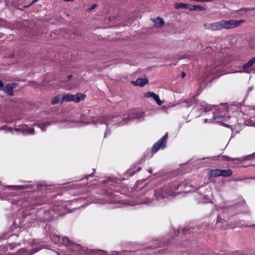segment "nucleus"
I'll return each mask as SVG.
<instances>
[{
    "mask_svg": "<svg viewBox=\"0 0 255 255\" xmlns=\"http://www.w3.org/2000/svg\"><path fill=\"white\" fill-rule=\"evenodd\" d=\"M182 186L178 182H173L163 186L153 191L149 189L147 186H143L136 192L135 203L131 205L138 204H150L154 200L164 201L170 197L179 194L176 191Z\"/></svg>",
    "mask_w": 255,
    "mask_h": 255,
    "instance_id": "obj_1",
    "label": "nucleus"
},
{
    "mask_svg": "<svg viewBox=\"0 0 255 255\" xmlns=\"http://www.w3.org/2000/svg\"><path fill=\"white\" fill-rule=\"evenodd\" d=\"M121 118L119 117L118 116H114L113 117L110 116H100L93 118L91 122L88 123H93L94 124H100L106 125V130L105 133V136L106 134L110 132L109 128L111 126H117V122H119Z\"/></svg>",
    "mask_w": 255,
    "mask_h": 255,
    "instance_id": "obj_2",
    "label": "nucleus"
},
{
    "mask_svg": "<svg viewBox=\"0 0 255 255\" xmlns=\"http://www.w3.org/2000/svg\"><path fill=\"white\" fill-rule=\"evenodd\" d=\"M215 107H216L215 108H214V110H215L216 113L213 112L214 115L212 118L211 119H205V123L207 122H211L214 121L217 123L223 124V122L227 121L230 118L228 115H226V114H223L224 111H226V107L223 108H220L217 105H215Z\"/></svg>",
    "mask_w": 255,
    "mask_h": 255,
    "instance_id": "obj_3",
    "label": "nucleus"
},
{
    "mask_svg": "<svg viewBox=\"0 0 255 255\" xmlns=\"http://www.w3.org/2000/svg\"><path fill=\"white\" fill-rule=\"evenodd\" d=\"M186 103L188 106L195 103V108L200 111H203L202 113H207L210 111H213L214 108L216 107L215 105H208L204 101L198 100L196 101L195 98L187 100Z\"/></svg>",
    "mask_w": 255,
    "mask_h": 255,
    "instance_id": "obj_4",
    "label": "nucleus"
},
{
    "mask_svg": "<svg viewBox=\"0 0 255 255\" xmlns=\"http://www.w3.org/2000/svg\"><path fill=\"white\" fill-rule=\"evenodd\" d=\"M143 112L140 110L133 109L132 110L127 117H122L120 119L119 122H117V126L123 125L128 122V119H138L142 118L143 116ZM120 117V116H118Z\"/></svg>",
    "mask_w": 255,
    "mask_h": 255,
    "instance_id": "obj_5",
    "label": "nucleus"
},
{
    "mask_svg": "<svg viewBox=\"0 0 255 255\" xmlns=\"http://www.w3.org/2000/svg\"><path fill=\"white\" fill-rule=\"evenodd\" d=\"M63 96V102H70L73 101L75 103L79 102L81 100H84L86 96L81 93H77L76 95H72L70 94H64Z\"/></svg>",
    "mask_w": 255,
    "mask_h": 255,
    "instance_id": "obj_6",
    "label": "nucleus"
},
{
    "mask_svg": "<svg viewBox=\"0 0 255 255\" xmlns=\"http://www.w3.org/2000/svg\"><path fill=\"white\" fill-rule=\"evenodd\" d=\"M81 255L93 254L94 255H121V252L113 251L110 253H107L103 250L89 251L88 249L84 250L83 248V252H81Z\"/></svg>",
    "mask_w": 255,
    "mask_h": 255,
    "instance_id": "obj_7",
    "label": "nucleus"
},
{
    "mask_svg": "<svg viewBox=\"0 0 255 255\" xmlns=\"http://www.w3.org/2000/svg\"><path fill=\"white\" fill-rule=\"evenodd\" d=\"M245 22V20L243 19H241L239 20H236L235 19H231L229 20H222L223 28L226 29L234 28L240 26L241 24Z\"/></svg>",
    "mask_w": 255,
    "mask_h": 255,
    "instance_id": "obj_8",
    "label": "nucleus"
},
{
    "mask_svg": "<svg viewBox=\"0 0 255 255\" xmlns=\"http://www.w3.org/2000/svg\"><path fill=\"white\" fill-rule=\"evenodd\" d=\"M167 138L168 133L166 132L162 138L153 145L152 148L153 154L156 153L159 149H164L166 147Z\"/></svg>",
    "mask_w": 255,
    "mask_h": 255,
    "instance_id": "obj_9",
    "label": "nucleus"
},
{
    "mask_svg": "<svg viewBox=\"0 0 255 255\" xmlns=\"http://www.w3.org/2000/svg\"><path fill=\"white\" fill-rule=\"evenodd\" d=\"M205 26L207 29L212 31L220 30L224 29L222 20L206 24Z\"/></svg>",
    "mask_w": 255,
    "mask_h": 255,
    "instance_id": "obj_10",
    "label": "nucleus"
},
{
    "mask_svg": "<svg viewBox=\"0 0 255 255\" xmlns=\"http://www.w3.org/2000/svg\"><path fill=\"white\" fill-rule=\"evenodd\" d=\"M144 97L146 98H152L159 106H161L163 103V102L160 100L158 95L152 92H147L144 94Z\"/></svg>",
    "mask_w": 255,
    "mask_h": 255,
    "instance_id": "obj_11",
    "label": "nucleus"
},
{
    "mask_svg": "<svg viewBox=\"0 0 255 255\" xmlns=\"http://www.w3.org/2000/svg\"><path fill=\"white\" fill-rule=\"evenodd\" d=\"M17 84L15 83H11L5 85L4 89L2 88L8 95L12 97L13 96V89L16 87Z\"/></svg>",
    "mask_w": 255,
    "mask_h": 255,
    "instance_id": "obj_12",
    "label": "nucleus"
},
{
    "mask_svg": "<svg viewBox=\"0 0 255 255\" xmlns=\"http://www.w3.org/2000/svg\"><path fill=\"white\" fill-rule=\"evenodd\" d=\"M40 249H32V251H29L28 248H23L19 250L17 252L18 255H32L37 252Z\"/></svg>",
    "mask_w": 255,
    "mask_h": 255,
    "instance_id": "obj_13",
    "label": "nucleus"
},
{
    "mask_svg": "<svg viewBox=\"0 0 255 255\" xmlns=\"http://www.w3.org/2000/svg\"><path fill=\"white\" fill-rule=\"evenodd\" d=\"M34 186L33 185H8L7 186V188L11 190H24V189H32V187Z\"/></svg>",
    "mask_w": 255,
    "mask_h": 255,
    "instance_id": "obj_14",
    "label": "nucleus"
},
{
    "mask_svg": "<svg viewBox=\"0 0 255 255\" xmlns=\"http://www.w3.org/2000/svg\"><path fill=\"white\" fill-rule=\"evenodd\" d=\"M216 226L217 228L225 230L227 228V223L225 220L220 218L219 217H218Z\"/></svg>",
    "mask_w": 255,
    "mask_h": 255,
    "instance_id": "obj_15",
    "label": "nucleus"
},
{
    "mask_svg": "<svg viewBox=\"0 0 255 255\" xmlns=\"http://www.w3.org/2000/svg\"><path fill=\"white\" fill-rule=\"evenodd\" d=\"M220 70V68L218 66V65L217 66V67L215 68V66L210 67H208L206 70L207 74V76H209L210 75H212L213 76H215L218 74V71Z\"/></svg>",
    "mask_w": 255,
    "mask_h": 255,
    "instance_id": "obj_16",
    "label": "nucleus"
},
{
    "mask_svg": "<svg viewBox=\"0 0 255 255\" xmlns=\"http://www.w3.org/2000/svg\"><path fill=\"white\" fill-rule=\"evenodd\" d=\"M148 81V79L146 78H138L135 81L132 82V83L134 85L142 87L147 84Z\"/></svg>",
    "mask_w": 255,
    "mask_h": 255,
    "instance_id": "obj_17",
    "label": "nucleus"
},
{
    "mask_svg": "<svg viewBox=\"0 0 255 255\" xmlns=\"http://www.w3.org/2000/svg\"><path fill=\"white\" fill-rule=\"evenodd\" d=\"M151 20L154 23L155 26L157 28L161 27L164 24V21L161 17H157L155 19L152 18Z\"/></svg>",
    "mask_w": 255,
    "mask_h": 255,
    "instance_id": "obj_18",
    "label": "nucleus"
},
{
    "mask_svg": "<svg viewBox=\"0 0 255 255\" xmlns=\"http://www.w3.org/2000/svg\"><path fill=\"white\" fill-rule=\"evenodd\" d=\"M63 96L61 95H58L53 98L51 100V103L52 105H55L59 103L63 102L62 100Z\"/></svg>",
    "mask_w": 255,
    "mask_h": 255,
    "instance_id": "obj_19",
    "label": "nucleus"
},
{
    "mask_svg": "<svg viewBox=\"0 0 255 255\" xmlns=\"http://www.w3.org/2000/svg\"><path fill=\"white\" fill-rule=\"evenodd\" d=\"M51 124V122L49 121H46L43 123H39L36 125L39 127L42 131H45L46 128Z\"/></svg>",
    "mask_w": 255,
    "mask_h": 255,
    "instance_id": "obj_20",
    "label": "nucleus"
},
{
    "mask_svg": "<svg viewBox=\"0 0 255 255\" xmlns=\"http://www.w3.org/2000/svg\"><path fill=\"white\" fill-rule=\"evenodd\" d=\"M50 238L51 239L52 242L54 244H58V243H60V238L58 235H57L56 234H53V233H51L50 234Z\"/></svg>",
    "mask_w": 255,
    "mask_h": 255,
    "instance_id": "obj_21",
    "label": "nucleus"
},
{
    "mask_svg": "<svg viewBox=\"0 0 255 255\" xmlns=\"http://www.w3.org/2000/svg\"><path fill=\"white\" fill-rule=\"evenodd\" d=\"M221 170L219 169H216L211 170L209 172V176L215 177L220 176L221 175Z\"/></svg>",
    "mask_w": 255,
    "mask_h": 255,
    "instance_id": "obj_22",
    "label": "nucleus"
},
{
    "mask_svg": "<svg viewBox=\"0 0 255 255\" xmlns=\"http://www.w3.org/2000/svg\"><path fill=\"white\" fill-rule=\"evenodd\" d=\"M255 63V56L251 58L247 63H245L243 66V69L251 68Z\"/></svg>",
    "mask_w": 255,
    "mask_h": 255,
    "instance_id": "obj_23",
    "label": "nucleus"
},
{
    "mask_svg": "<svg viewBox=\"0 0 255 255\" xmlns=\"http://www.w3.org/2000/svg\"><path fill=\"white\" fill-rule=\"evenodd\" d=\"M191 4H188L184 3H176L175 5V7L176 9H182L186 8L190 10L189 6Z\"/></svg>",
    "mask_w": 255,
    "mask_h": 255,
    "instance_id": "obj_24",
    "label": "nucleus"
},
{
    "mask_svg": "<svg viewBox=\"0 0 255 255\" xmlns=\"http://www.w3.org/2000/svg\"><path fill=\"white\" fill-rule=\"evenodd\" d=\"M36 217V215L32 216V220L30 221V224L32 225L33 224L34 225H39L38 222H44L43 219L40 218H34Z\"/></svg>",
    "mask_w": 255,
    "mask_h": 255,
    "instance_id": "obj_25",
    "label": "nucleus"
},
{
    "mask_svg": "<svg viewBox=\"0 0 255 255\" xmlns=\"http://www.w3.org/2000/svg\"><path fill=\"white\" fill-rule=\"evenodd\" d=\"M190 10H195V11H201L204 10L205 8L202 6H200L199 5H190L189 6Z\"/></svg>",
    "mask_w": 255,
    "mask_h": 255,
    "instance_id": "obj_26",
    "label": "nucleus"
},
{
    "mask_svg": "<svg viewBox=\"0 0 255 255\" xmlns=\"http://www.w3.org/2000/svg\"><path fill=\"white\" fill-rule=\"evenodd\" d=\"M232 171L231 169L221 170V176L223 177H229L232 174Z\"/></svg>",
    "mask_w": 255,
    "mask_h": 255,
    "instance_id": "obj_27",
    "label": "nucleus"
},
{
    "mask_svg": "<svg viewBox=\"0 0 255 255\" xmlns=\"http://www.w3.org/2000/svg\"><path fill=\"white\" fill-rule=\"evenodd\" d=\"M141 168L140 167H137L136 170L133 169H130L128 170V174L130 176L133 175L136 172L140 171Z\"/></svg>",
    "mask_w": 255,
    "mask_h": 255,
    "instance_id": "obj_28",
    "label": "nucleus"
},
{
    "mask_svg": "<svg viewBox=\"0 0 255 255\" xmlns=\"http://www.w3.org/2000/svg\"><path fill=\"white\" fill-rule=\"evenodd\" d=\"M22 207L28 210L34 209V205L33 204H28L27 202H24L22 205Z\"/></svg>",
    "mask_w": 255,
    "mask_h": 255,
    "instance_id": "obj_29",
    "label": "nucleus"
},
{
    "mask_svg": "<svg viewBox=\"0 0 255 255\" xmlns=\"http://www.w3.org/2000/svg\"><path fill=\"white\" fill-rule=\"evenodd\" d=\"M221 158H222L223 160L225 161H234V160H240L239 158H231L229 156H226V155H223L221 156Z\"/></svg>",
    "mask_w": 255,
    "mask_h": 255,
    "instance_id": "obj_30",
    "label": "nucleus"
},
{
    "mask_svg": "<svg viewBox=\"0 0 255 255\" xmlns=\"http://www.w3.org/2000/svg\"><path fill=\"white\" fill-rule=\"evenodd\" d=\"M212 199L210 198L208 196L205 195L202 198V202L203 203H209L211 202Z\"/></svg>",
    "mask_w": 255,
    "mask_h": 255,
    "instance_id": "obj_31",
    "label": "nucleus"
},
{
    "mask_svg": "<svg viewBox=\"0 0 255 255\" xmlns=\"http://www.w3.org/2000/svg\"><path fill=\"white\" fill-rule=\"evenodd\" d=\"M34 132V129L33 128L27 127L26 130L25 131V133H28L29 134H32Z\"/></svg>",
    "mask_w": 255,
    "mask_h": 255,
    "instance_id": "obj_32",
    "label": "nucleus"
},
{
    "mask_svg": "<svg viewBox=\"0 0 255 255\" xmlns=\"http://www.w3.org/2000/svg\"><path fill=\"white\" fill-rule=\"evenodd\" d=\"M27 126L26 125H21V133L25 134Z\"/></svg>",
    "mask_w": 255,
    "mask_h": 255,
    "instance_id": "obj_33",
    "label": "nucleus"
},
{
    "mask_svg": "<svg viewBox=\"0 0 255 255\" xmlns=\"http://www.w3.org/2000/svg\"><path fill=\"white\" fill-rule=\"evenodd\" d=\"M5 247H0V255H5L4 253H2L3 251H5Z\"/></svg>",
    "mask_w": 255,
    "mask_h": 255,
    "instance_id": "obj_34",
    "label": "nucleus"
},
{
    "mask_svg": "<svg viewBox=\"0 0 255 255\" xmlns=\"http://www.w3.org/2000/svg\"><path fill=\"white\" fill-rule=\"evenodd\" d=\"M97 6V4H93L91 5V6L88 8V11H90L93 9H94Z\"/></svg>",
    "mask_w": 255,
    "mask_h": 255,
    "instance_id": "obj_35",
    "label": "nucleus"
},
{
    "mask_svg": "<svg viewBox=\"0 0 255 255\" xmlns=\"http://www.w3.org/2000/svg\"><path fill=\"white\" fill-rule=\"evenodd\" d=\"M14 130L15 131H19L21 132V126L18 128H14Z\"/></svg>",
    "mask_w": 255,
    "mask_h": 255,
    "instance_id": "obj_36",
    "label": "nucleus"
},
{
    "mask_svg": "<svg viewBox=\"0 0 255 255\" xmlns=\"http://www.w3.org/2000/svg\"><path fill=\"white\" fill-rule=\"evenodd\" d=\"M8 127L7 126H3L0 128V130H7Z\"/></svg>",
    "mask_w": 255,
    "mask_h": 255,
    "instance_id": "obj_37",
    "label": "nucleus"
},
{
    "mask_svg": "<svg viewBox=\"0 0 255 255\" xmlns=\"http://www.w3.org/2000/svg\"><path fill=\"white\" fill-rule=\"evenodd\" d=\"M4 87V84L2 81L0 80V88L2 89Z\"/></svg>",
    "mask_w": 255,
    "mask_h": 255,
    "instance_id": "obj_38",
    "label": "nucleus"
},
{
    "mask_svg": "<svg viewBox=\"0 0 255 255\" xmlns=\"http://www.w3.org/2000/svg\"><path fill=\"white\" fill-rule=\"evenodd\" d=\"M93 175H94V173H91V174H89V175H86V176H85V178H86V179H88L89 177H92V176H93Z\"/></svg>",
    "mask_w": 255,
    "mask_h": 255,
    "instance_id": "obj_39",
    "label": "nucleus"
},
{
    "mask_svg": "<svg viewBox=\"0 0 255 255\" xmlns=\"http://www.w3.org/2000/svg\"><path fill=\"white\" fill-rule=\"evenodd\" d=\"M14 130L13 128H11V127H8V128L7 129V130H8L9 132H12V130Z\"/></svg>",
    "mask_w": 255,
    "mask_h": 255,
    "instance_id": "obj_40",
    "label": "nucleus"
},
{
    "mask_svg": "<svg viewBox=\"0 0 255 255\" xmlns=\"http://www.w3.org/2000/svg\"><path fill=\"white\" fill-rule=\"evenodd\" d=\"M251 121H252V122H254V126H255V117H253V118L251 119Z\"/></svg>",
    "mask_w": 255,
    "mask_h": 255,
    "instance_id": "obj_41",
    "label": "nucleus"
},
{
    "mask_svg": "<svg viewBox=\"0 0 255 255\" xmlns=\"http://www.w3.org/2000/svg\"><path fill=\"white\" fill-rule=\"evenodd\" d=\"M187 230H189V229H187L186 228H184V229H183L182 231L184 234H185L186 231H187Z\"/></svg>",
    "mask_w": 255,
    "mask_h": 255,
    "instance_id": "obj_42",
    "label": "nucleus"
},
{
    "mask_svg": "<svg viewBox=\"0 0 255 255\" xmlns=\"http://www.w3.org/2000/svg\"><path fill=\"white\" fill-rule=\"evenodd\" d=\"M253 89V87H250L248 88V92L251 91Z\"/></svg>",
    "mask_w": 255,
    "mask_h": 255,
    "instance_id": "obj_43",
    "label": "nucleus"
},
{
    "mask_svg": "<svg viewBox=\"0 0 255 255\" xmlns=\"http://www.w3.org/2000/svg\"><path fill=\"white\" fill-rule=\"evenodd\" d=\"M182 77L183 78L185 76V73L184 72H182L181 74Z\"/></svg>",
    "mask_w": 255,
    "mask_h": 255,
    "instance_id": "obj_44",
    "label": "nucleus"
},
{
    "mask_svg": "<svg viewBox=\"0 0 255 255\" xmlns=\"http://www.w3.org/2000/svg\"><path fill=\"white\" fill-rule=\"evenodd\" d=\"M33 242H34V240H32V239H31L28 241V242L31 243H33Z\"/></svg>",
    "mask_w": 255,
    "mask_h": 255,
    "instance_id": "obj_45",
    "label": "nucleus"
},
{
    "mask_svg": "<svg viewBox=\"0 0 255 255\" xmlns=\"http://www.w3.org/2000/svg\"><path fill=\"white\" fill-rule=\"evenodd\" d=\"M148 172L149 173H152V170L151 168L149 169L148 170Z\"/></svg>",
    "mask_w": 255,
    "mask_h": 255,
    "instance_id": "obj_46",
    "label": "nucleus"
},
{
    "mask_svg": "<svg viewBox=\"0 0 255 255\" xmlns=\"http://www.w3.org/2000/svg\"><path fill=\"white\" fill-rule=\"evenodd\" d=\"M224 125H225V126H226V127H228V128H230L231 127V126L230 125H227V124H225Z\"/></svg>",
    "mask_w": 255,
    "mask_h": 255,
    "instance_id": "obj_47",
    "label": "nucleus"
},
{
    "mask_svg": "<svg viewBox=\"0 0 255 255\" xmlns=\"http://www.w3.org/2000/svg\"><path fill=\"white\" fill-rule=\"evenodd\" d=\"M220 105H221V106H224L225 107V106H226V104H224V103H221V104H220Z\"/></svg>",
    "mask_w": 255,
    "mask_h": 255,
    "instance_id": "obj_48",
    "label": "nucleus"
},
{
    "mask_svg": "<svg viewBox=\"0 0 255 255\" xmlns=\"http://www.w3.org/2000/svg\"><path fill=\"white\" fill-rule=\"evenodd\" d=\"M35 1H35V0L32 1V2H31L29 5H31V4H33L34 2H35Z\"/></svg>",
    "mask_w": 255,
    "mask_h": 255,
    "instance_id": "obj_49",
    "label": "nucleus"
},
{
    "mask_svg": "<svg viewBox=\"0 0 255 255\" xmlns=\"http://www.w3.org/2000/svg\"><path fill=\"white\" fill-rule=\"evenodd\" d=\"M9 247H10L11 250H12L13 249V247L11 245H9Z\"/></svg>",
    "mask_w": 255,
    "mask_h": 255,
    "instance_id": "obj_50",
    "label": "nucleus"
},
{
    "mask_svg": "<svg viewBox=\"0 0 255 255\" xmlns=\"http://www.w3.org/2000/svg\"><path fill=\"white\" fill-rule=\"evenodd\" d=\"M72 77V75H69L68 76V79H70Z\"/></svg>",
    "mask_w": 255,
    "mask_h": 255,
    "instance_id": "obj_51",
    "label": "nucleus"
},
{
    "mask_svg": "<svg viewBox=\"0 0 255 255\" xmlns=\"http://www.w3.org/2000/svg\"><path fill=\"white\" fill-rule=\"evenodd\" d=\"M87 113H89V112H90V110H87Z\"/></svg>",
    "mask_w": 255,
    "mask_h": 255,
    "instance_id": "obj_52",
    "label": "nucleus"
},
{
    "mask_svg": "<svg viewBox=\"0 0 255 255\" xmlns=\"http://www.w3.org/2000/svg\"><path fill=\"white\" fill-rule=\"evenodd\" d=\"M216 157H217L216 156H214V157H213V159H216Z\"/></svg>",
    "mask_w": 255,
    "mask_h": 255,
    "instance_id": "obj_53",
    "label": "nucleus"
},
{
    "mask_svg": "<svg viewBox=\"0 0 255 255\" xmlns=\"http://www.w3.org/2000/svg\"><path fill=\"white\" fill-rule=\"evenodd\" d=\"M88 205V204H85L84 206H87Z\"/></svg>",
    "mask_w": 255,
    "mask_h": 255,
    "instance_id": "obj_54",
    "label": "nucleus"
}]
</instances>
